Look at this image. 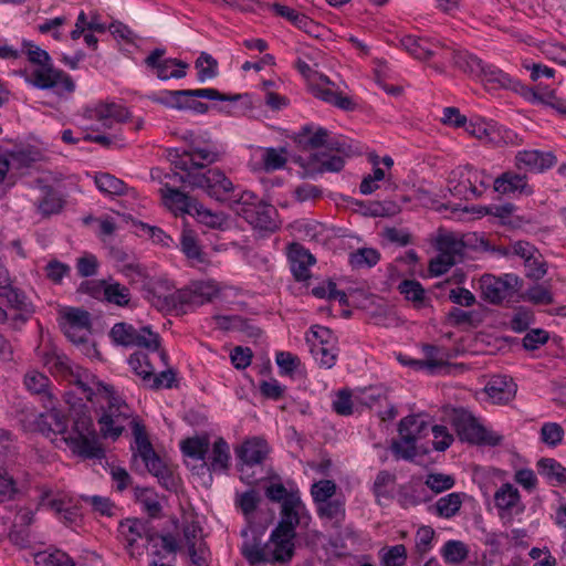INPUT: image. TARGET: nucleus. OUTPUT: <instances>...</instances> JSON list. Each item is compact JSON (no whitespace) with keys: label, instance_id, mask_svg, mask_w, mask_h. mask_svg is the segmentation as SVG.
<instances>
[{"label":"nucleus","instance_id":"nucleus-54","mask_svg":"<svg viewBox=\"0 0 566 566\" xmlns=\"http://www.w3.org/2000/svg\"><path fill=\"white\" fill-rule=\"evenodd\" d=\"M241 554L251 565L271 562L264 548L260 546V541L256 537H253V542H244L242 544Z\"/></svg>","mask_w":566,"mask_h":566},{"label":"nucleus","instance_id":"nucleus-40","mask_svg":"<svg viewBox=\"0 0 566 566\" xmlns=\"http://www.w3.org/2000/svg\"><path fill=\"white\" fill-rule=\"evenodd\" d=\"M441 556L447 564L459 565L469 556V547L465 543L450 539L441 548Z\"/></svg>","mask_w":566,"mask_h":566},{"label":"nucleus","instance_id":"nucleus-29","mask_svg":"<svg viewBox=\"0 0 566 566\" xmlns=\"http://www.w3.org/2000/svg\"><path fill=\"white\" fill-rule=\"evenodd\" d=\"M480 78L490 85V88L517 90L518 82L514 81L507 73L492 64H484Z\"/></svg>","mask_w":566,"mask_h":566},{"label":"nucleus","instance_id":"nucleus-15","mask_svg":"<svg viewBox=\"0 0 566 566\" xmlns=\"http://www.w3.org/2000/svg\"><path fill=\"white\" fill-rule=\"evenodd\" d=\"M298 164L304 168L306 177L315 178L324 172H339L345 160L343 156L321 151L312 154L307 159H300Z\"/></svg>","mask_w":566,"mask_h":566},{"label":"nucleus","instance_id":"nucleus-35","mask_svg":"<svg viewBox=\"0 0 566 566\" xmlns=\"http://www.w3.org/2000/svg\"><path fill=\"white\" fill-rule=\"evenodd\" d=\"M185 155L188 156L193 169H203L208 165L218 161L220 157L217 150L198 147L193 143L185 150Z\"/></svg>","mask_w":566,"mask_h":566},{"label":"nucleus","instance_id":"nucleus-8","mask_svg":"<svg viewBox=\"0 0 566 566\" xmlns=\"http://www.w3.org/2000/svg\"><path fill=\"white\" fill-rule=\"evenodd\" d=\"M164 197L169 199L179 210L197 218V220L212 229H223L227 216L223 212H213L205 208L196 198L184 191L165 185Z\"/></svg>","mask_w":566,"mask_h":566},{"label":"nucleus","instance_id":"nucleus-14","mask_svg":"<svg viewBox=\"0 0 566 566\" xmlns=\"http://www.w3.org/2000/svg\"><path fill=\"white\" fill-rule=\"evenodd\" d=\"M450 422L461 441L475 443L484 432V427L464 408H454L450 415Z\"/></svg>","mask_w":566,"mask_h":566},{"label":"nucleus","instance_id":"nucleus-4","mask_svg":"<svg viewBox=\"0 0 566 566\" xmlns=\"http://www.w3.org/2000/svg\"><path fill=\"white\" fill-rule=\"evenodd\" d=\"M106 401V407L101 406L98 424L104 438L116 440L125 429V421L129 419L132 410L129 406L116 395L114 387H103V395L98 398Z\"/></svg>","mask_w":566,"mask_h":566},{"label":"nucleus","instance_id":"nucleus-34","mask_svg":"<svg viewBox=\"0 0 566 566\" xmlns=\"http://www.w3.org/2000/svg\"><path fill=\"white\" fill-rule=\"evenodd\" d=\"M396 482V475L387 470H381L377 473L373 484V493L376 497V502L382 505L381 500L390 501L394 499V484Z\"/></svg>","mask_w":566,"mask_h":566},{"label":"nucleus","instance_id":"nucleus-64","mask_svg":"<svg viewBox=\"0 0 566 566\" xmlns=\"http://www.w3.org/2000/svg\"><path fill=\"white\" fill-rule=\"evenodd\" d=\"M454 483L455 480L452 475L443 473H430L426 479V485L434 493H441L450 490L453 488Z\"/></svg>","mask_w":566,"mask_h":566},{"label":"nucleus","instance_id":"nucleus-43","mask_svg":"<svg viewBox=\"0 0 566 566\" xmlns=\"http://www.w3.org/2000/svg\"><path fill=\"white\" fill-rule=\"evenodd\" d=\"M538 473L548 481H556L558 483L566 482V468L558 461L552 458H542L537 462Z\"/></svg>","mask_w":566,"mask_h":566},{"label":"nucleus","instance_id":"nucleus-44","mask_svg":"<svg viewBox=\"0 0 566 566\" xmlns=\"http://www.w3.org/2000/svg\"><path fill=\"white\" fill-rule=\"evenodd\" d=\"M462 495L454 492L440 497L434 505L436 514L444 518H451L457 515L462 505Z\"/></svg>","mask_w":566,"mask_h":566},{"label":"nucleus","instance_id":"nucleus-36","mask_svg":"<svg viewBox=\"0 0 566 566\" xmlns=\"http://www.w3.org/2000/svg\"><path fill=\"white\" fill-rule=\"evenodd\" d=\"M43 364L49 367L52 373H56L67 379L72 373L75 370V366L71 363V360L61 353H57L55 349L46 352L43 355Z\"/></svg>","mask_w":566,"mask_h":566},{"label":"nucleus","instance_id":"nucleus-45","mask_svg":"<svg viewBox=\"0 0 566 566\" xmlns=\"http://www.w3.org/2000/svg\"><path fill=\"white\" fill-rule=\"evenodd\" d=\"M95 185L101 192L111 196H122L127 190V186L123 180L107 172L97 174L95 176Z\"/></svg>","mask_w":566,"mask_h":566},{"label":"nucleus","instance_id":"nucleus-37","mask_svg":"<svg viewBox=\"0 0 566 566\" xmlns=\"http://www.w3.org/2000/svg\"><path fill=\"white\" fill-rule=\"evenodd\" d=\"M133 346L143 347L150 352H159L161 360L167 364V353L165 350H159L160 336L153 332L149 326H144L137 329Z\"/></svg>","mask_w":566,"mask_h":566},{"label":"nucleus","instance_id":"nucleus-52","mask_svg":"<svg viewBox=\"0 0 566 566\" xmlns=\"http://www.w3.org/2000/svg\"><path fill=\"white\" fill-rule=\"evenodd\" d=\"M104 300L120 307L127 306L130 302L129 289L118 282L107 283Z\"/></svg>","mask_w":566,"mask_h":566},{"label":"nucleus","instance_id":"nucleus-21","mask_svg":"<svg viewBox=\"0 0 566 566\" xmlns=\"http://www.w3.org/2000/svg\"><path fill=\"white\" fill-rule=\"evenodd\" d=\"M515 159L518 169L525 168L534 172H542L549 169L557 161L556 156L553 153L541 150L518 151Z\"/></svg>","mask_w":566,"mask_h":566},{"label":"nucleus","instance_id":"nucleus-3","mask_svg":"<svg viewBox=\"0 0 566 566\" xmlns=\"http://www.w3.org/2000/svg\"><path fill=\"white\" fill-rule=\"evenodd\" d=\"M199 98L221 102H238L242 98L241 94H224L216 88H195V90H164L158 94H153L149 99L167 108L177 111H191L197 114H206L209 105L200 102Z\"/></svg>","mask_w":566,"mask_h":566},{"label":"nucleus","instance_id":"nucleus-31","mask_svg":"<svg viewBox=\"0 0 566 566\" xmlns=\"http://www.w3.org/2000/svg\"><path fill=\"white\" fill-rule=\"evenodd\" d=\"M494 190L500 193H510L520 191L522 193H532L526 182V176L504 172L494 180Z\"/></svg>","mask_w":566,"mask_h":566},{"label":"nucleus","instance_id":"nucleus-30","mask_svg":"<svg viewBox=\"0 0 566 566\" xmlns=\"http://www.w3.org/2000/svg\"><path fill=\"white\" fill-rule=\"evenodd\" d=\"M436 248L440 254L454 260V264L464 259L465 243L453 234L439 235Z\"/></svg>","mask_w":566,"mask_h":566},{"label":"nucleus","instance_id":"nucleus-42","mask_svg":"<svg viewBox=\"0 0 566 566\" xmlns=\"http://www.w3.org/2000/svg\"><path fill=\"white\" fill-rule=\"evenodd\" d=\"M379 260L380 253L378 250L373 248H359L348 256L349 265L354 270L373 268L379 262Z\"/></svg>","mask_w":566,"mask_h":566},{"label":"nucleus","instance_id":"nucleus-59","mask_svg":"<svg viewBox=\"0 0 566 566\" xmlns=\"http://www.w3.org/2000/svg\"><path fill=\"white\" fill-rule=\"evenodd\" d=\"M285 153V148H266L262 157L264 170L269 172L283 168L286 164Z\"/></svg>","mask_w":566,"mask_h":566},{"label":"nucleus","instance_id":"nucleus-50","mask_svg":"<svg viewBox=\"0 0 566 566\" xmlns=\"http://www.w3.org/2000/svg\"><path fill=\"white\" fill-rule=\"evenodd\" d=\"M180 248L188 259L196 260L198 262L205 261L203 252L201 251L196 233L192 230L184 229L180 238Z\"/></svg>","mask_w":566,"mask_h":566},{"label":"nucleus","instance_id":"nucleus-60","mask_svg":"<svg viewBox=\"0 0 566 566\" xmlns=\"http://www.w3.org/2000/svg\"><path fill=\"white\" fill-rule=\"evenodd\" d=\"M533 101L556 109L559 114L566 115V101L558 97L555 91L533 92Z\"/></svg>","mask_w":566,"mask_h":566},{"label":"nucleus","instance_id":"nucleus-55","mask_svg":"<svg viewBox=\"0 0 566 566\" xmlns=\"http://www.w3.org/2000/svg\"><path fill=\"white\" fill-rule=\"evenodd\" d=\"M379 554L384 566H403L407 560V549L402 544L382 548Z\"/></svg>","mask_w":566,"mask_h":566},{"label":"nucleus","instance_id":"nucleus-12","mask_svg":"<svg viewBox=\"0 0 566 566\" xmlns=\"http://www.w3.org/2000/svg\"><path fill=\"white\" fill-rule=\"evenodd\" d=\"M165 49H155L145 59V65L155 71L157 77L161 81L185 77L187 74L186 70L188 69L189 64L178 59H165Z\"/></svg>","mask_w":566,"mask_h":566},{"label":"nucleus","instance_id":"nucleus-9","mask_svg":"<svg viewBox=\"0 0 566 566\" xmlns=\"http://www.w3.org/2000/svg\"><path fill=\"white\" fill-rule=\"evenodd\" d=\"M428 423L419 416H407L398 424L401 440H392L390 449L396 458L408 461L417 455L416 442L426 436Z\"/></svg>","mask_w":566,"mask_h":566},{"label":"nucleus","instance_id":"nucleus-32","mask_svg":"<svg viewBox=\"0 0 566 566\" xmlns=\"http://www.w3.org/2000/svg\"><path fill=\"white\" fill-rule=\"evenodd\" d=\"M328 133L329 132L323 127H318L314 133H312V127L310 125H305L296 135L295 142L304 149L325 147Z\"/></svg>","mask_w":566,"mask_h":566},{"label":"nucleus","instance_id":"nucleus-63","mask_svg":"<svg viewBox=\"0 0 566 566\" xmlns=\"http://www.w3.org/2000/svg\"><path fill=\"white\" fill-rule=\"evenodd\" d=\"M65 319L66 326H72L80 331H88L91 327L90 313L81 308H70L65 313Z\"/></svg>","mask_w":566,"mask_h":566},{"label":"nucleus","instance_id":"nucleus-24","mask_svg":"<svg viewBox=\"0 0 566 566\" xmlns=\"http://www.w3.org/2000/svg\"><path fill=\"white\" fill-rule=\"evenodd\" d=\"M295 537L296 532H290L285 535L282 532H276V528L272 531L270 536V543L273 546L270 557L271 563H287L292 559L295 552Z\"/></svg>","mask_w":566,"mask_h":566},{"label":"nucleus","instance_id":"nucleus-53","mask_svg":"<svg viewBox=\"0 0 566 566\" xmlns=\"http://www.w3.org/2000/svg\"><path fill=\"white\" fill-rule=\"evenodd\" d=\"M261 502L259 492L250 489L237 495L235 505L241 510L247 520L255 512Z\"/></svg>","mask_w":566,"mask_h":566},{"label":"nucleus","instance_id":"nucleus-41","mask_svg":"<svg viewBox=\"0 0 566 566\" xmlns=\"http://www.w3.org/2000/svg\"><path fill=\"white\" fill-rule=\"evenodd\" d=\"M44 197L38 203V210L43 217L61 212L64 207V199L59 191L50 186L44 187Z\"/></svg>","mask_w":566,"mask_h":566},{"label":"nucleus","instance_id":"nucleus-18","mask_svg":"<svg viewBox=\"0 0 566 566\" xmlns=\"http://www.w3.org/2000/svg\"><path fill=\"white\" fill-rule=\"evenodd\" d=\"M260 6L261 8L269 9L277 17L286 19L305 33L317 36L316 31L319 28V25L315 23L312 19H310L307 15L294 10L293 8H290L277 2L260 3Z\"/></svg>","mask_w":566,"mask_h":566},{"label":"nucleus","instance_id":"nucleus-22","mask_svg":"<svg viewBox=\"0 0 566 566\" xmlns=\"http://www.w3.org/2000/svg\"><path fill=\"white\" fill-rule=\"evenodd\" d=\"M39 504L53 511L66 526L76 525L81 521L80 509L72 501L50 499V491L41 494Z\"/></svg>","mask_w":566,"mask_h":566},{"label":"nucleus","instance_id":"nucleus-20","mask_svg":"<svg viewBox=\"0 0 566 566\" xmlns=\"http://www.w3.org/2000/svg\"><path fill=\"white\" fill-rule=\"evenodd\" d=\"M291 271L296 281H305L311 276L310 266L315 263L314 255L300 243H292L289 248Z\"/></svg>","mask_w":566,"mask_h":566},{"label":"nucleus","instance_id":"nucleus-47","mask_svg":"<svg viewBox=\"0 0 566 566\" xmlns=\"http://www.w3.org/2000/svg\"><path fill=\"white\" fill-rule=\"evenodd\" d=\"M49 384L50 379L39 371H30L24 376L27 389L32 394L43 395L48 402L52 403L53 396L48 391Z\"/></svg>","mask_w":566,"mask_h":566},{"label":"nucleus","instance_id":"nucleus-11","mask_svg":"<svg viewBox=\"0 0 566 566\" xmlns=\"http://www.w3.org/2000/svg\"><path fill=\"white\" fill-rule=\"evenodd\" d=\"M281 520L276 525V532L289 534L290 532H296L297 526L307 527L311 521V515L302 502L300 494H291V496L284 501L281 505L280 511Z\"/></svg>","mask_w":566,"mask_h":566},{"label":"nucleus","instance_id":"nucleus-58","mask_svg":"<svg viewBox=\"0 0 566 566\" xmlns=\"http://www.w3.org/2000/svg\"><path fill=\"white\" fill-rule=\"evenodd\" d=\"M311 352L325 368H332L336 364L338 349L335 345H312Z\"/></svg>","mask_w":566,"mask_h":566},{"label":"nucleus","instance_id":"nucleus-39","mask_svg":"<svg viewBox=\"0 0 566 566\" xmlns=\"http://www.w3.org/2000/svg\"><path fill=\"white\" fill-rule=\"evenodd\" d=\"M209 439L207 437L187 438L180 443L182 453L195 460L205 461L209 452Z\"/></svg>","mask_w":566,"mask_h":566},{"label":"nucleus","instance_id":"nucleus-23","mask_svg":"<svg viewBox=\"0 0 566 566\" xmlns=\"http://www.w3.org/2000/svg\"><path fill=\"white\" fill-rule=\"evenodd\" d=\"M242 212V218L254 228L268 231H274L276 229V209L263 200L252 209L243 210Z\"/></svg>","mask_w":566,"mask_h":566},{"label":"nucleus","instance_id":"nucleus-13","mask_svg":"<svg viewBox=\"0 0 566 566\" xmlns=\"http://www.w3.org/2000/svg\"><path fill=\"white\" fill-rule=\"evenodd\" d=\"M118 532L126 541V549L130 557H135L133 547L138 538H146L148 543H151L158 537V532L153 526L150 518H126L119 523Z\"/></svg>","mask_w":566,"mask_h":566},{"label":"nucleus","instance_id":"nucleus-10","mask_svg":"<svg viewBox=\"0 0 566 566\" xmlns=\"http://www.w3.org/2000/svg\"><path fill=\"white\" fill-rule=\"evenodd\" d=\"M122 273L129 280L130 284H140V289L144 291V297L156 307V300L165 298L166 295L161 294L160 291H170L171 287L167 280H154L149 276L146 268L139 263H127L122 268Z\"/></svg>","mask_w":566,"mask_h":566},{"label":"nucleus","instance_id":"nucleus-27","mask_svg":"<svg viewBox=\"0 0 566 566\" xmlns=\"http://www.w3.org/2000/svg\"><path fill=\"white\" fill-rule=\"evenodd\" d=\"M207 460L201 464L207 468L209 472L222 473L229 469L230 464V448L223 438H218L213 444L210 453L208 452Z\"/></svg>","mask_w":566,"mask_h":566},{"label":"nucleus","instance_id":"nucleus-57","mask_svg":"<svg viewBox=\"0 0 566 566\" xmlns=\"http://www.w3.org/2000/svg\"><path fill=\"white\" fill-rule=\"evenodd\" d=\"M137 329L127 323H116L111 329L115 343L123 346H133Z\"/></svg>","mask_w":566,"mask_h":566},{"label":"nucleus","instance_id":"nucleus-38","mask_svg":"<svg viewBox=\"0 0 566 566\" xmlns=\"http://www.w3.org/2000/svg\"><path fill=\"white\" fill-rule=\"evenodd\" d=\"M453 63L462 72L476 77L481 76L485 64L480 57L467 51L455 52L453 54Z\"/></svg>","mask_w":566,"mask_h":566},{"label":"nucleus","instance_id":"nucleus-33","mask_svg":"<svg viewBox=\"0 0 566 566\" xmlns=\"http://www.w3.org/2000/svg\"><path fill=\"white\" fill-rule=\"evenodd\" d=\"M401 45L416 59L429 60L434 55L432 43L429 39L418 38L415 35H406L401 39Z\"/></svg>","mask_w":566,"mask_h":566},{"label":"nucleus","instance_id":"nucleus-48","mask_svg":"<svg viewBox=\"0 0 566 566\" xmlns=\"http://www.w3.org/2000/svg\"><path fill=\"white\" fill-rule=\"evenodd\" d=\"M398 291L405 296L407 301H410L415 306L420 307L426 298V291L420 282L416 280H403L398 285Z\"/></svg>","mask_w":566,"mask_h":566},{"label":"nucleus","instance_id":"nucleus-26","mask_svg":"<svg viewBox=\"0 0 566 566\" xmlns=\"http://www.w3.org/2000/svg\"><path fill=\"white\" fill-rule=\"evenodd\" d=\"M485 394L495 403H507L516 395V384L507 376H493L484 388Z\"/></svg>","mask_w":566,"mask_h":566},{"label":"nucleus","instance_id":"nucleus-51","mask_svg":"<svg viewBox=\"0 0 566 566\" xmlns=\"http://www.w3.org/2000/svg\"><path fill=\"white\" fill-rule=\"evenodd\" d=\"M134 226L139 235H147L154 243L163 247H169L174 243L172 238L158 227L149 226L143 221H134Z\"/></svg>","mask_w":566,"mask_h":566},{"label":"nucleus","instance_id":"nucleus-46","mask_svg":"<svg viewBox=\"0 0 566 566\" xmlns=\"http://www.w3.org/2000/svg\"><path fill=\"white\" fill-rule=\"evenodd\" d=\"M520 502V492L511 483H504L494 494L495 506L501 511H511Z\"/></svg>","mask_w":566,"mask_h":566},{"label":"nucleus","instance_id":"nucleus-28","mask_svg":"<svg viewBox=\"0 0 566 566\" xmlns=\"http://www.w3.org/2000/svg\"><path fill=\"white\" fill-rule=\"evenodd\" d=\"M142 459L145 462V465L148 469L149 473L155 475L158 479L159 483L166 490L177 491V479L155 451L154 454H147Z\"/></svg>","mask_w":566,"mask_h":566},{"label":"nucleus","instance_id":"nucleus-6","mask_svg":"<svg viewBox=\"0 0 566 566\" xmlns=\"http://www.w3.org/2000/svg\"><path fill=\"white\" fill-rule=\"evenodd\" d=\"M522 286L523 280L513 273L501 276L484 274L480 279L482 298L494 305L517 301Z\"/></svg>","mask_w":566,"mask_h":566},{"label":"nucleus","instance_id":"nucleus-7","mask_svg":"<svg viewBox=\"0 0 566 566\" xmlns=\"http://www.w3.org/2000/svg\"><path fill=\"white\" fill-rule=\"evenodd\" d=\"M200 169H189L187 174H175L179 182L187 184L191 188H201L218 201L228 200V195L233 190L232 181L219 169H208L200 172Z\"/></svg>","mask_w":566,"mask_h":566},{"label":"nucleus","instance_id":"nucleus-49","mask_svg":"<svg viewBox=\"0 0 566 566\" xmlns=\"http://www.w3.org/2000/svg\"><path fill=\"white\" fill-rule=\"evenodd\" d=\"M199 83H206L218 75V61L206 52H201L195 62Z\"/></svg>","mask_w":566,"mask_h":566},{"label":"nucleus","instance_id":"nucleus-17","mask_svg":"<svg viewBox=\"0 0 566 566\" xmlns=\"http://www.w3.org/2000/svg\"><path fill=\"white\" fill-rule=\"evenodd\" d=\"M269 453V447L265 440L253 438L244 441L235 449V454L242 463L240 471L244 473V467L251 468L263 463Z\"/></svg>","mask_w":566,"mask_h":566},{"label":"nucleus","instance_id":"nucleus-19","mask_svg":"<svg viewBox=\"0 0 566 566\" xmlns=\"http://www.w3.org/2000/svg\"><path fill=\"white\" fill-rule=\"evenodd\" d=\"M66 380L75 385L88 401H93L94 397L99 398L103 395V387L109 386L99 381L87 369L80 366H75V370Z\"/></svg>","mask_w":566,"mask_h":566},{"label":"nucleus","instance_id":"nucleus-2","mask_svg":"<svg viewBox=\"0 0 566 566\" xmlns=\"http://www.w3.org/2000/svg\"><path fill=\"white\" fill-rule=\"evenodd\" d=\"M23 46L27 48L28 60L38 65L31 76L25 70L19 71L21 75L25 76L27 82L41 90L57 88L59 94L72 93L75 90L72 77L53 66L52 59L45 50L27 40L23 41Z\"/></svg>","mask_w":566,"mask_h":566},{"label":"nucleus","instance_id":"nucleus-25","mask_svg":"<svg viewBox=\"0 0 566 566\" xmlns=\"http://www.w3.org/2000/svg\"><path fill=\"white\" fill-rule=\"evenodd\" d=\"M9 447L10 433L8 431H0V502L10 500L17 492L15 483L6 470Z\"/></svg>","mask_w":566,"mask_h":566},{"label":"nucleus","instance_id":"nucleus-1","mask_svg":"<svg viewBox=\"0 0 566 566\" xmlns=\"http://www.w3.org/2000/svg\"><path fill=\"white\" fill-rule=\"evenodd\" d=\"M65 401L71 406V417L73 418L72 430L67 436L63 437L64 442L70 447L73 453L84 459H103L105 450L97 441V434L93 424L92 417L84 403L76 407L73 401L74 394L65 392Z\"/></svg>","mask_w":566,"mask_h":566},{"label":"nucleus","instance_id":"nucleus-5","mask_svg":"<svg viewBox=\"0 0 566 566\" xmlns=\"http://www.w3.org/2000/svg\"><path fill=\"white\" fill-rule=\"evenodd\" d=\"M217 289L209 282H196L190 287L180 289L167 294L165 298H157L156 308L161 312H182L187 305L199 306L210 302L217 294Z\"/></svg>","mask_w":566,"mask_h":566},{"label":"nucleus","instance_id":"nucleus-56","mask_svg":"<svg viewBox=\"0 0 566 566\" xmlns=\"http://www.w3.org/2000/svg\"><path fill=\"white\" fill-rule=\"evenodd\" d=\"M128 364L136 375L140 376L144 380H150L154 376V367L149 361L147 354L135 353L130 355Z\"/></svg>","mask_w":566,"mask_h":566},{"label":"nucleus","instance_id":"nucleus-61","mask_svg":"<svg viewBox=\"0 0 566 566\" xmlns=\"http://www.w3.org/2000/svg\"><path fill=\"white\" fill-rule=\"evenodd\" d=\"M136 496L143 504L145 511L148 513L150 518H156L161 512L160 503L153 497V492L149 489H136Z\"/></svg>","mask_w":566,"mask_h":566},{"label":"nucleus","instance_id":"nucleus-62","mask_svg":"<svg viewBox=\"0 0 566 566\" xmlns=\"http://www.w3.org/2000/svg\"><path fill=\"white\" fill-rule=\"evenodd\" d=\"M133 434L135 438V442L137 446L138 453L142 458L145 455L154 454V448L146 434L145 427L140 424L138 421L133 420Z\"/></svg>","mask_w":566,"mask_h":566},{"label":"nucleus","instance_id":"nucleus-16","mask_svg":"<svg viewBox=\"0 0 566 566\" xmlns=\"http://www.w3.org/2000/svg\"><path fill=\"white\" fill-rule=\"evenodd\" d=\"M44 407L48 411L38 416L35 420L36 429L45 437L51 434H62L64 437L67 433V417L60 409H56L53 402L44 403Z\"/></svg>","mask_w":566,"mask_h":566}]
</instances>
